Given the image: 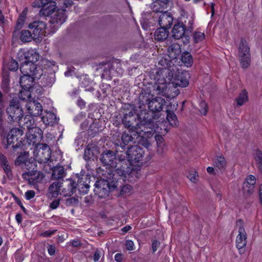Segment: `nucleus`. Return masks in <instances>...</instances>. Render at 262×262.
<instances>
[{
	"label": "nucleus",
	"instance_id": "obj_30",
	"mask_svg": "<svg viewBox=\"0 0 262 262\" xmlns=\"http://www.w3.org/2000/svg\"><path fill=\"white\" fill-rule=\"evenodd\" d=\"M64 175V167L61 166H56L53 170L52 177L53 179L58 180L62 179Z\"/></svg>",
	"mask_w": 262,
	"mask_h": 262
},
{
	"label": "nucleus",
	"instance_id": "obj_50",
	"mask_svg": "<svg viewBox=\"0 0 262 262\" xmlns=\"http://www.w3.org/2000/svg\"><path fill=\"white\" fill-rule=\"evenodd\" d=\"M165 10L167 8L170 0H157L155 1Z\"/></svg>",
	"mask_w": 262,
	"mask_h": 262
},
{
	"label": "nucleus",
	"instance_id": "obj_49",
	"mask_svg": "<svg viewBox=\"0 0 262 262\" xmlns=\"http://www.w3.org/2000/svg\"><path fill=\"white\" fill-rule=\"evenodd\" d=\"M35 192L33 190H28L25 192V196L26 200H30L34 197Z\"/></svg>",
	"mask_w": 262,
	"mask_h": 262
},
{
	"label": "nucleus",
	"instance_id": "obj_10",
	"mask_svg": "<svg viewBox=\"0 0 262 262\" xmlns=\"http://www.w3.org/2000/svg\"><path fill=\"white\" fill-rule=\"evenodd\" d=\"M56 8L53 10L51 16L50 23L54 25L55 27H58L63 24L66 19L67 16L65 14V9Z\"/></svg>",
	"mask_w": 262,
	"mask_h": 262
},
{
	"label": "nucleus",
	"instance_id": "obj_61",
	"mask_svg": "<svg viewBox=\"0 0 262 262\" xmlns=\"http://www.w3.org/2000/svg\"><path fill=\"white\" fill-rule=\"evenodd\" d=\"M73 1L72 0H65L63 5L66 8H68L73 5Z\"/></svg>",
	"mask_w": 262,
	"mask_h": 262
},
{
	"label": "nucleus",
	"instance_id": "obj_12",
	"mask_svg": "<svg viewBox=\"0 0 262 262\" xmlns=\"http://www.w3.org/2000/svg\"><path fill=\"white\" fill-rule=\"evenodd\" d=\"M35 78L29 74L23 75L21 76L19 79V83L21 87L24 90V92H21V95L23 93H26L28 95V98H30V93L28 90L32 87Z\"/></svg>",
	"mask_w": 262,
	"mask_h": 262
},
{
	"label": "nucleus",
	"instance_id": "obj_58",
	"mask_svg": "<svg viewBox=\"0 0 262 262\" xmlns=\"http://www.w3.org/2000/svg\"><path fill=\"white\" fill-rule=\"evenodd\" d=\"M77 104L81 108H82L85 106V102L81 98H79L77 101Z\"/></svg>",
	"mask_w": 262,
	"mask_h": 262
},
{
	"label": "nucleus",
	"instance_id": "obj_45",
	"mask_svg": "<svg viewBox=\"0 0 262 262\" xmlns=\"http://www.w3.org/2000/svg\"><path fill=\"white\" fill-rule=\"evenodd\" d=\"M28 158L27 154L19 156L15 161V163L17 165H19L22 163H26Z\"/></svg>",
	"mask_w": 262,
	"mask_h": 262
},
{
	"label": "nucleus",
	"instance_id": "obj_15",
	"mask_svg": "<svg viewBox=\"0 0 262 262\" xmlns=\"http://www.w3.org/2000/svg\"><path fill=\"white\" fill-rule=\"evenodd\" d=\"M46 27V24L44 21L39 20L33 21L28 26L29 29L32 30V34L35 38L43 35Z\"/></svg>",
	"mask_w": 262,
	"mask_h": 262
},
{
	"label": "nucleus",
	"instance_id": "obj_14",
	"mask_svg": "<svg viewBox=\"0 0 262 262\" xmlns=\"http://www.w3.org/2000/svg\"><path fill=\"white\" fill-rule=\"evenodd\" d=\"M41 3L40 15L49 16L55 9L56 3L52 0H39Z\"/></svg>",
	"mask_w": 262,
	"mask_h": 262
},
{
	"label": "nucleus",
	"instance_id": "obj_57",
	"mask_svg": "<svg viewBox=\"0 0 262 262\" xmlns=\"http://www.w3.org/2000/svg\"><path fill=\"white\" fill-rule=\"evenodd\" d=\"M71 245L73 247H77L81 245L80 241L78 239H74L71 242Z\"/></svg>",
	"mask_w": 262,
	"mask_h": 262
},
{
	"label": "nucleus",
	"instance_id": "obj_63",
	"mask_svg": "<svg viewBox=\"0 0 262 262\" xmlns=\"http://www.w3.org/2000/svg\"><path fill=\"white\" fill-rule=\"evenodd\" d=\"M155 139L157 141V143H159L160 144L163 143V139L162 137L160 135H156Z\"/></svg>",
	"mask_w": 262,
	"mask_h": 262
},
{
	"label": "nucleus",
	"instance_id": "obj_3",
	"mask_svg": "<svg viewBox=\"0 0 262 262\" xmlns=\"http://www.w3.org/2000/svg\"><path fill=\"white\" fill-rule=\"evenodd\" d=\"M100 160L103 165L110 169L112 172H115L119 176L126 177V175L130 172L128 167L124 159H122L121 155H117L111 150H105L101 155Z\"/></svg>",
	"mask_w": 262,
	"mask_h": 262
},
{
	"label": "nucleus",
	"instance_id": "obj_31",
	"mask_svg": "<svg viewBox=\"0 0 262 262\" xmlns=\"http://www.w3.org/2000/svg\"><path fill=\"white\" fill-rule=\"evenodd\" d=\"M214 166L221 171H224L227 166L226 159L223 156H219L216 158L214 162Z\"/></svg>",
	"mask_w": 262,
	"mask_h": 262
},
{
	"label": "nucleus",
	"instance_id": "obj_20",
	"mask_svg": "<svg viewBox=\"0 0 262 262\" xmlns=\"http://www.w3.org/2000/svg\"><path fill=\"white\" fill-rule=\"evenodd\" d=\"M131 130H128L127 132H125L123 133L121 137V141L119 139L118 140L117 142H116V144L120 146L123 148L128 143L132 141L133 139L136 136L131 134Z\"/></svg>",
	"mask_w": 262,
	"mask_h": 262
},
{
	"label": "nucleus",
	"instance_id": "obj_19",
	"mask_svg": "<svg viewBox=\"0 0 262 262\" xmlns=\"http://www.w3.org/2000/svg\"><path fill=\"white\" fill-rule=\"evenodd\" d=\"M23 134L22 129H20L18 128H13L10 130L7 137L6 141L7 144L6 148H7L8 146L10 145L12 143L14 142V140L17 141L18 138L17 137L21 136Z\"/></svg>",
	"mask_w": 262,
	"mask_h": 262
},
{
	"label": "nucleus",
	"instance_id": "obj_43",
	"mask_svg": "<svg viewBox=\"0 0 262 262\" xmlns=\"http://www.w3.org/2000/svg\"><path fill=\"white\" fill-rule=\"evenodd\" d=\"M132 186L126 184L121 188L120 193L122 195H129L132 193Z\"/></svg>",
	"mask_w": 262,
	"mask_h": 262
},
{
	"label": "nucleus",
	"instance_id": "obj_17",
	"mask_svg": "<svg viewBox=\"0 0 262 262\" xmlns=\"http://www.w3.org/2000/svg\"><path fill=\"white\" fill-rule=\"evenodd\" d=\"M18 58L21 59H24L25 61L29 62L35 63L39 59V55L34 51H20L18 54Z\"/></svg>",
	"mask_w": 262,
	"mask_h": 262
},
{
	"label": "nucleus",
	"instance_id": "obj_34",
	"mask_svg": "<svg viewBox=\"0 0 262 262\" xmlns=\"http://www.w3.org/2000/svg\"><path fill=\"white\" fill-rule=\"evenodd\" d=\"M239 56L242 67L243 69L248 68L251 62L250 54H245V53H243V54L239 55Z\"/></svg>",
	"mask_w": 262,
	"mask_h": 262
},
{
	"label": "nucleus",
	"instance_id": "obj_25",
	"mask_svg": "<svg viewBox=\"0 0 262 262\" xmlns=\"http://www.w3.org/2000/svg\"><path fill=\"white\" fill-rule=\"evenodd\" d=\"M181 52L180 46L178 43H173L168 48V56L171 59H176Z\"/></svg>",
	"mask_w": 262,
	"mask_h": 262
},
{
	"label": "nucleus",
	"instance_id": "obj_36",
	"mask_svg": "<svg viewBox=\"0 0 262 262\" xmlns=\"http://www.w3.org/2000/svg\"><path fill=\"white\" fill-rule=\"evenodd\" d=\"M239 55L245 53V54H250V48L246 40L242 39L239 45Z\"/></svg>",
	"mask_w": 262,
	"mask_h": 262
},
{
	"label": "nucleus",
	"instance_id": "obj_53",
	"mask_svg": "<svg viewBox=\"0 0 262 262\" xmlns=\"http://www.w3.org/2000/svg\"><path fill=\"white\" fill-rule=\"evenodd\" d=\"M101 251L99 250H97L94 254V256H93L94 261L95 262L98 261V260L100 259V258L101 257Z\"/></svg>",
	"mask_w": 262,
	"mask_h": 262
},
{
	"label": "nucleus",
	"instance_id": "obj_42",
	"mask_svg": "<svg viewBox=\"0 0 262 262\" xmlns=\"http://www.w3.org/2000/svg\"><path fill=\"white\" fill-rule=\"evenodd\" d=\"M205 38V34L201 32H195L193 35V39L195 43L201 42Z\"/></svg>",
	"mask_w": 262,
	"mask_h": 262
},
{
	"label": "nucleus",
	"instance_id": "obj_8",
	"mask_svg": "<svg viewBox=\"0 0 262 262\" xmlns=\"http://www.w3.org/2000/svg\"><path fill=\"white\" fill-rule=\"evenodd\" d=\"M20 70L23 75L29 74L35 77L40 78L42 75V71L39 67L32 62L25 61L20 64Z\"/></svg>",
	"mask_w": 262,
	"mask_h": 262
},
{
	"label": "nucleus",
	"instance_id": "obj_33",
	"mask_svg": "<svg viewBox=\"0 0 262 262\" xmlns=\"http://www.w3.org/2000/svg\"><path fill=\"white\" fill-rule=\"evenodd\" d=\"M181 61L184 66L190 67L193 64V58L191 54L188 52H184L181 56Z\"/></svg>",
	"mask_w": 262,
	"mask_h": 262
},
{
	"label": "nucleus",
	"instance_id": "obj_47",
	"mask_svg": "<svg viewBox=\"0 0 262 262\" xmlns=\"http://www.w3.org/2000/svg\"><path fill=\"white\" fill-rule=\"evenodd\" d=\"M2 166L5 171V172L7 174L8 178H10V176H12L11 167L9 164L8 163V161L4 163L1 164Z\"/></svg>",
	"mask_w": 262,
	"mask_h": 262
},
{
	"label": "nucleus",
	"instance_id": "obj_13",
	"mask_svg": "<svg viewBox=\"0 0 262 262\" xmlns=\"http://www.w3.org/2000/svg\"><path fill=\"white\" fill-rule=\"evenodd\" d=\"M156 18L161 27L167 29L171 26L173 20L172 15L167 11L162 13Z\"/></svg>",
	"mask_w": 262,
	"mask_h": 262
},
{
	"label": "nucleus",
	"instance_id": "obj_2",
	"mask_svg": "<svg viewBox=\"0 0 262 262\" xmlns=\"http://www.w3.org/2000/svg\"><path fill=\"white\" fill-rule=\"evenodd\" d=\"M168 70L164 68L158 70L155 74L151 75V78L155 82L154 90L157 95H162L166 98L169 97L168 89L171 87H186L189 84L190 74L187 71L179 73L174 81L169 82L171 76H167Z\"/></svg>",
	"mask_w": 262,
	"mask_h": 262
},
{
	"label": "nucleus",
	"instance_id": "obj_1",
	"mask_svg": "<svg viewBox=\"0 0 262 262\" xmlns=\"http://www.w3.org/2000/svg\"><path fill=\"white\" fill-rule=\"evenodd\" d=\"M122 123L135 136L149 138L155 133L160 132L153 115L146 111L139 114L133 112L125 114Z\"/></svg>",
	"mask_w": 262,
	"mask_h": 262
},
{
	"label": "nucleus",
	"instance_id": "obj_52",
	"mask_svg": "<svg viewBox=\"0 0 262 262\" xmlns=\"http://www.w3.org/2000/svg\"><path fill=\"white\" fill-rule=\"evenodd\" d=\"M160 243L157 240H154L151 244L152 250L154 252H156L158 247H159Z\"/></svg>",
	"mask_w": 262,
	"mask_h": 262
},
{
	"label": "nucleus",
	"instance_id": "obj_35",
	"mask_svg": "<svg viewBox=\"0 0 262 262\" xmlns=\"http://www.w3.org/2000/svg\"><path fill=\"white\" fill-rule=\"evenodd\" d=\"M235 101L238 106H242L247 102L248 101V96L247 91L245 90H243L235 99Z\"/></svg>",
	"mask_w": 262,
	"mask_h": 262
},
{
	"label": "nucleus",
	"instance_id": "obj_40",
	"mask_svg": "<svg viewBox=\"0 0 262 262\" xmlns=\"http://www.w3.org/2000/svg\"><path fill=\"white\" fill-rule=\"evenodd\" d=\"M255 159L258 169L262 173V152L258 150L256 151Z\"/></svg>",
	"mask_w": 262,
	"mask_h": 262
},
{
	"label": "nucleus",
	"instance_id": "obj_18",
	"mask_svg": "<svg viewBox=\"0 0 262 262\" xmlns=\"http://www.w3.org/2000/svg\"><path fill=\"white\" fill-rule=\"evenodd\" d=\"M18 123L24 129L29 130H32L35 128L34 119L33 116L30 115H26L24 118H21V120L18 121Z\"/></svg>",
	"mask_w": 262,
	"mask_h": 262
},
{
	"label": "nucleus",
	"instance_id": "obj_23",
	"mask_svg": "<svg viewBox=\"0 0 262 262\" xmlns=\"http://www.w3.org/2000/svg\"><path fill=\"white\" fill-rule=\"evenodd\" d=\"M185 28L179 23L175 24L171 32L172 37L176 39L182 38L186 31Z\"/></svg>",
	"mask_w": 262,
	"mask_h": 262
},
{
	"label": "nucleus",
	"instance_id": "obj_26",
	"mask_svg": "<svg viewBox=\"0 0 262 262\" xmlns=\"http://www.w3.org/2000/svg\"><path fill=\"white\" fill-rule=\"evenodd\" d=\"M256 183L255 177L253 175H250L246 179V183L245 184L244 189L247 191L249 194H251L253 191L254 185Z\"/></svg>",
	"mask_w": 262,
	"mask_h": 262
},
{
	"label": "nucleus",
	"instance_id": "obj_48",
	"mask_svg": "<svg viewBox=\"0 0 262 262\" xmlns=\"http://www.w3.org/2000/svg\"><path fill=\"white\" fill-rule=\"evenodd\" d=\"M8 68L9 70L15 71L18 68V63L15 60H12L9 64Z\"/></svg>",
	"mask_w": 262,
	"mask_h": 262
},
{
	"label": "nucleus",
	"instance_id": "obj_46",
	"mask_svg": "<svg viewBox=\"0 0 262 262\" xmlns=\"http://www.w3.org/2000/svg\"><path fill=\"white\" fill-rule=\"evenodd\" d=\"M77 185L78 187V189L81 193L85 194V193H88V192L89 191V185H88V184L84 185L83 184H77Z\"/></svg>",
	"mask_w": 262,
	"mask_h": 262
},
{
	"label": "nucleus",
	"instance_id": "obj_59",
	"mask_svg": "<svg viewBox=\"0 0 262 262\" xmlns=\"http://www.w3.org/2000/svg\"><path fill=\"white\" fill-rule=\"evenodd\" d=\"M197 174H196V172H194L193 174H190L188 177V178L189 179V180L193 182H194L196 180Z\"/></svg>",
	"mask_w": 262,
	"mask_h": 262
},
{
	"label": "nucleus",
	"instance_id": "obj_32",
	"mask_svg": "<svg viewBox=\"0 0 262 262\" xmlns=\"http://www.w3.org/2000/svg\"><path fill=\"white\" fill-rule=\"evenodd\" d=\"M34 37L33 34L29 30H23L20 32L19 39L24 43L31 41Z\"/></svg>",
	"mask_w": 262,
	"mask_h": 262
},
{
	"label": "nucleus",
	"instance_id": "obj_21",
	"mask_svg": "<svg viewBox=\"0 0 262 262\" xmlns=\"http://www.w3.org/2000/svg\"><path fill=\"white\" fill-rule=\"evenodd\" d=\"M66 182L68 184L65 187L63 188L62 193L64 196H71L75 192L77 184L75 181L71 180H67Z\"/></svg>",
	"mask_w": 262,
	"mask_h": 262
},
{
	"label": "nucleus",
	"instance_id": "obj_29",
	"mask_svg": "<svg viewBox=\"0 0 262 262\" xmlns=\"http://www.w3.org/2000/svg\"><path fill=\"white\" fill-rule=\"evenodd\" d=\"M9 74L7 71L4 72L1 84V88L5 93H8L10 90Z\"/></svg>",
	"mask_w": 262,
	"mask_h": 262
},
{
	"label": "nucleus",
	"instance_id": "obj_54",
	"mask_svg": "<svg viewBox=\"0 0 262 262\" xmlns=\"http://www.w3.org/2000/svg\"><path fill=\"white\" fill-rule=\"evenodd\" d=\"M60 201L58 200H56L53 201L51 204H50V207L52 209H56L59 205Z\"/></svg>",
	"mask_w": 262,
	"mask_h": 262
},
{
	"label": "nucleus",
	"instance_id": "obj_28",
	"mask_svg": "<svg viewBox=\"0 0 262 262\" xmlns=\"http://www.w3.org/2000/svg\"><path fill=\"white\" fill-rule=\"evenodd\" d=\"M35 131L34 132H37V134L33 133V129L29 130L28 133H27V137L28 140L30 141V143H32L33 144H35L37 142V138H41L42 135V130L39 128H35Z\"/></svg>",
	"mask_w": 262,
	"mask_h": 262
},
{
	"label": "nucleus",
	"instance_id": "obj_27",
	"mask_svg": "<svg viewBox=\"0 0 262 262\" xmlns=\"http://www.w3.org/2000/svg\"><path fill=\"white\" fill-rule=\"evenodd\" d=\"M168 34L167 29L160 27L155 32V38L158 41H163L167 38Z\"/></svg>",
	"mask_w": 262,
	"mask_h": 262
},
{
	"label": "nucleus",
	"instance_id": "obj_60",
	"mask_svg": "<svg viewBox=\"0 0 262 262\" xmlns=\"http://www.w3.org/2000/svg\"><path fill=\"white\" fill-rule=\"evenodd\" d=\"M115 259L117 262H121L122 259V255L120 253H117L115 256Z\"/></svg>",
	"mask_w": 262,
	"mask_h": 262
},
{
	"label": "nucleus",
	"instance_id": "obj_41",
	"mask_svg": "<svg viewBox=\"0 0 262 262\" xmlns=\"http://www.w3.org/2000/svg\"><path fill=\"white\" fill-rule=\"evenodd\" d=\"M95 186H98L100 187L103 188H110L111 189V185L108 181L107 180L101 179L100 180L97 181L95 184Z\"/></svg>",
	"mask_w": 262,
	"mask_h": 262
},
{
	"label": "nucleus",
	"instance_id": "obj_22",
	"mask_svg": "<svg viewBox=\"0 0 262 262\" xmlns=\"http://www.w3.org/2000/svg\"><path fill=\"white\" fill-rule=\"evenodd\" d=\"M41 120L46 125L53 126L57 122L56 115L51 112L45 111L41 117Z\"/></svg>",
	"mask_w": 262,
	"mask_h": 262
},
{
	"label": "nucleus",
	"instance_id": "obj_11",
	"mask_svg": "<svg viewBox=\"0 0 262 262\" xmlns=\"http://www.w3.org/2000/svg\"><path fill=\"white\" fill-rule=\"evenodd\" d=\"M238 233L236 238V247L242 254L245 251V247L247 245V234L244 227L241 225L238 228Z\"/></svg>",
	"mask_w": 262,
	"mask_h": 262
},
{
	"label": "nucleus",
	"instance_id": "obj_6",
	"mask_svg": "<svg viewBox=\"0 0 262 262\" xmlns=\"http://www.w3.org/2000/svg\"><path fill=\"white\" fill-rule=\"evenodd\" d=\"M8 119L11 121H19L23 117V111L19 103L14 99L10 101L9 106L6 109Z\"/></svg>",
	"mask_w": 262,
	"mask_h": 262
},
{
	"label": "nucleus",
	"instance_id": "obj_4",
	"mask_svg": "<svg viewBox=\"0 0 262 262\" xmlns=\"http://www.w3.org/2000/svg\"><path fill=\"white\" fill-rule=\"evenodd\" d=\"M140 103L143 105L147 104L148 108L152 113L161 112L165 105V100L161 97L154 98L149 92L142 93L139 96Z\"/></svg>",
	"mask_w": 262,
	"mask_h": 262
},
{
	"label": "nucleus",
	"instance_id": "obj_64",
	"mask_svg": "<svg viewBox=\"0 0 262 262\" xmlns=\"http://www.w3.org/2000/svg\"><path fill=\"white\" fill-rule=\"evenodd\" d=\"M259 201L262 205V184H261L259 186Z\"/></svg>",
	"mask_w": 262,
	"mask_h": 262
},
{
	"label": "nucleus",
	"instance_id": "obj_9",
	"mask_svg": "<svg viewBox=\"0 0 262 262\" xmlns=\"http://www.w3.org/2000/svg\"><path fill=\"white\" fill-rule=\"evenodd\" d=\"M180 18L179 24H181L186 31L191 32L193 28L194 16L189 14L184 9H181L180 11Z\"/></svg>",
	"mask_w": 262,
	"mask_h": 262
},
{
	"label": "nucleus",
	"instance_id": "obj_62",
	"mask_svg": "<svg viewBox=\"0 0 262 262\" xmlns=\"http://www.w3.org/2000/svg\"><path fill=\"white\" fill-rule=\"evenodd\" d=\"M7 162V158L2 153L0 152V163L1 164H3Z\"/></svg>",
	"mask_w": 262,
	"mask_h": 262
},
{
	"label": "nucleus",
	"instance_id": "obj_55",
	"mask_svg": "<svg viewBox=\"0 0 262 262\" xmlns=\"http://www.w3.org/2000/svg\"><path fill=\"white\" fill-rule=\"evenodd\" d=\"M48 251L50 255H54L55 253V247L53 245H49L48 247Z\"/></svg>",
	"mask_w": 262,
	"mask_h": 262
},
{
	"label": "nucleus",
	"instance_id": "obj_16",
	"mask_svg": "<svg viewBox=\"0 0 262 262\" xmlns=\"http://www.w3.org/2000/svg\"><path fill=\"white\" fill-rule=\"evenodd\" d=\"M28 113L32 116H37L42 112V107L40 103L36 101H29L26 104Z\"/></svg>",
	"mask_w": 262,
	"mask_h": 262
},
{
	"label": "nucleus",
	"instance_id": "obj_5",
	"mask_svg": "<svg viewBox=\"0 0 262 262\" xmlns=\"http://www.w3.org/2000/svg\"><path fill=\"white\" fill-rule=\"evenodd\" d=\"M144 151L140 146L136 145L128 148L125 152L121 154L122 159H124L128 166L134 163H138L142 158Z\"/></svg>",
	"mask_w": 262,
	"mask_h": 262
},
{
	"label": "nucleus",
	"instance_id": "obj_56",
	"mask_svg": "<svg viewBox=\"0 0 262 262\" xmlns=\"http://www.w3.org/2000/svg\"><path fill=\"white\" fill-rule=\"evenodd\" d=\"M25 20V18L19 17L17 21V28H21L23 25Z\"/></svg>",
	"mask_w": 262,
	"mask_h": 262
},
{
	"label": "nucleus",
	"instance_id": "obj_7",
	"mask_svg": "<svg viewBox=\"0 0 262 262\" xmlns=\"http://www.w3.org/2000/svg\"><path fill=\"white\" fill-rule=\"evenodd\" d=\"M51 151L48 145L40 144L36 146L33 151L35 159L38 163H46L50 158Z\"/></svg>",
	"mask_w": 262,
	"mask_h": 262
},
{
	"label": "nucleus",
	"instance_id": "obj_51",
	"mask_svg": "<svg viewBox=\"0 0 262 262\" xmlns=\"http://www.w3.org/2000/svg\"><path fill=\"white\" fill-rule=\"evenodd\" d=\"M134 243L131 240H127L125 243V246L128 250H133L134 249Z\"/></svg>",
	"mask_w": 262,
	"mask_h": 262
},
{
	"label": "nucleus",
	"instance_id": "obj_38",
	"mask_svg": "<svg viewBox=\"0 0 262 262\" xmlns=\"http://www.w3.org/2000/svg\"><path fill=\"white\" fill-rule=\"evenodd\" d=\"M166 119L169 123L173 126H177L178 121L176 114L172 111L167 110Z\"/></svg>",
	"mask_w": 262,
	"mask_h": 262
},
{
	"label": "nucleus",
	"instance_id": "obj_37",
	"mask_svg": "<svg viewBox=\"0 0 262 262\" xmlns=\"http://www.w3.org/2000/svg\"><path fill=\"white\" fill-rule=\"evenodd\" d=\"M110 188H103L98 186H95L94 191L95 194H97L99 198H103L108 195Z\"/></svg>",
	"mask_w": 262,
	"mask_h": 262
},
{
	"label": "nucleus",
	"instance_id": "obj_24",
	"mask_svg": "<svg viewBox=\"0 0 262 262\" xmlns=\"http://www.w3.org/2000/svg\"><path fill=\"white\" fill-rule=\"evenodd\" d=\"M62 183L60 182H54L51 184L48 189L49 196L57 197L60 193Z\"/></svg>",
	"mask_w": 262,
	"mask_h": 262
},
{
	"label": "nucleus",
	"instance_id": "obj_44",
	"mask_svg": "<svg viewBox=\"0 0 262 262\" xmlns=\"http://www.w3.org/2000/svg\"><path fill=\"white\" fill-rule=\"evenodd\" d=\"M200 112L203 115H206L208 112V105L204 101H201L200 103Z\"/></svg>",
	"mask_w": 262,
	"mask_h": 262
},
{
	"label": "nucleus",
	"instance_id": "obj_39",
	"mask_svg": "<svg viewBox=\"0 0 262 262\" xmlns=\"http://www.w3.org/2000/svg\"><path fill=\"white\" fill-rule=\"evenodd\" d=\"M155 3L151 5V9L152 12L155 14L153 15V17L155 19H156L157 17L159 15L162 13L164 12V9L163 7L159 4V3H157L156 1H154Z\"/></svg>",
	"mask_w": 262,
	"mask_h": 262
}]
</instances>
